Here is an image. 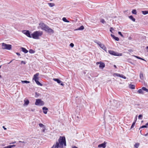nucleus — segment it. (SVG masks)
Masks as SVG:
<instances>
[{
	"mask_svg": "<svg viewBox=\"0 0 148 148\" xmlns=\"http://www.w3.org/2000/svg\"><path fill=\"white\" fill-rule=\"evenodd\" d=\"M55 145H53L51 148H66V142L65 137L60 136Z\"/></svg>",
	"mask_w": 148,
	"mask_h": 148,
	"instance_id": "1",
	"label": "nucleus"
},
{
	"mask_svg": "<svg viewBox=\"0 0 148 148\" xmlns=\"http://www.w3.org/2000/svg\"><path fill=\"white\" fill-rule=\"evenodd\" d=\"M42 34V32L36 31L32 34V38L34 39H39V37L41 36Z\"/></svg>",
	"mask_w": 148,
	"mask_h": 148,
	"instance_id": "2",
	"label": "nucleus"
},
{
	"mask_svg": "<svg viewBox=\"0 0 148 148\" xmlns=\"http://www.w3.org/2000/svg\"><path fill=\"white\" fill-rule=\"evenodd\" d=\"M39 75V73H37L35 74L34 76V77L33 79L35 81L37 85L40 86H42V84L41 83L39 82L38 80V76Z\"/></svg>",
	"mask_w": 148,
	"mask_h": 148,
	"instance_id": "3",
	"label": "nucleus"
},
{
	"mask_svg": "<svg viewBox=\"0 0 148 148\" xmlns=\"http://www.w3.org/2000/svg\"><path fill=\"white\" fill-rule=\"evenodd\" d=\"M44 104V102L40 99H36L35 103V104L37 106H42Z\"/></svg>",
	"mask_w": 148,
	"mask_h": 148,
	"instance_id": "4",
	"label": "nucleus"
},
{
	"mask_svg": "<svg viewBox=\"0 0 148 148\" xmlns=\"http://www.w3.org/2000/svg\"><path fill=\"white\" fill-rule=\"evenodd\" d=\"M0 45L1 46V48L3 49L9 50V44L2 43L0 44Z\"/></svg>",
	"mask_w": 148,
	"mask_h": 148,
	"instance_id": "5",
	"label": "nucleus"
},
{
	"mask_svg": "<svg viewBox=\"0 0 148 148\" xmlns=\"http://www.w3.org/2000/svg\"><path fill=\"white\" fill-rule=\"evenodd\" d=\"M108 52L110 54L115 56H121L122 55V54L121 53H118L115 52L112 50H109Z\"/></svg>",
	"mask_w": 148,
	"mask_h": 148,
	"instance_id": "6",
	"label": "nucleus"
},
{
	"mask_svg": "<svg viewBox=\"0 0 148 148\" xmlns=\"http://www.w3.org/2000/svg\"><path fill=\"white\" fill-rule=\"evenodd\" d=\"M23 32L25 34L27 37L31 38L32 34H30V32L29 30H24L23 31Z\"/></svg>",
	"mask_w": 148,
	"mask_h": 148,
	"instance_id": "7",
	"label": "nucleus"
},
{
	"mask_svg": "<svg viewBox=\"0 0 148 148\" xmlns=\"http://www.w3.org/2000/svg\"><path fill=\"white\" fill-rule=\"evenodd\" d=\"M39 25L41 29L45 31L46 30V28L48 26L45 24L44 23H41Z\"/></svg>",
	"mask_w": 148,
	"mask_h": 148,
	"instance_id": "8",
	"label": "nucleus"
},
{
	"mask_svg": "<svg viewBox=\"0 0 148 148\" xmlns=\"http://www.w3.org/2000/svg\"><path fill=\"white\" fill-rule=\"evenodd\" d=\"M45 31L49 33L53 34L54 33V30L49 28L48 26Z\"/></svg>",
	"mask_w": 148,
	"mask_h": 148,
	"instance_id": "9",
	"label": "nucleus"
},
{
	"mask_svg": "<svg viewBox=\"0 0 148 148\" xmlns=\"http://www.w3.org/2000/svg\"><path fill=\"white\" fill-rule=\"evenodd\" d=\"M107 142L105 141L103 143L100 144L98 145L99 148L102 147L103 148H105L106 147V144Z\"/></svg>",
	"mask_w": 148,
	"mask_h": 148,
	"instance_id": "10",
	"label": "nucleus"
},
{
	"mask_svg": "<svg viewBox=\"0 0 148 148\" xmlns=\"http://www.w3.org/2000/svg\"><path fill=\"white\" fill-rule=\"evenodd\" d=\"M53 80L57 82L58 84H60L61 85L63 86L64 85V84L62 83V82L58 78H53Z\"/></svg>",
	"mask_w": 148,
	"mask_h": 148,
	"instance_id": "11",
	"label": "nucleus"
},
{
	"mask_svg": "<svg viewBox=\"0 0 148 148\" xmlns=\"http://www.w3.org/2000/svg\"><path fill=\"white\" fill-rule=\"evenodd\" d=\"M100 45H99V47L106 52L107 51V48L105 45L103 44H102L101 43H99Z\"/></svg>",
	"mask_w": 148,
	"mask_h": 148,
	"instance_id": "12",
	"label": "nucleus"
},
{
	"mask_svg": "<svg viewBox=\"0 0 148 148\" xmlns=\"http://www.w3.org/2000/svg\"><path fill=\"white\" fill-rule=\"evenodd\" d=\"M42 109L43 111V113L45 114H47V110H48V109L45 107H43L42 108Z\"/></svg>",
	"mask_w": 148,
	"mask_h": 148,
	"instance_id": "13",
	"label": "nucleus"
},
{
	"mask_svg": "<svg viewBox=\"0 0 148 148\" xmlns=\"http://www.w3.org/2000/svg\"><path fill=\"white\" fill-rule=\"evenodd\" d=\"M105 66V64L102 62H100V65H99V67L100 69H103L104 68Z\"/></svg>",
	"mask_w": 148,
	"mask_h": 148,
	"instance_id": "14",
	"label": "nucleus"
},
{
	"mask_svg": "<svg viewBox=\"0 0 148 148\" xmlns=\"http://www.w3.org/2000/svg\"><path fill=\"white\" fill-rule=\"evenodd\" d=\"M20 49L23 52H24L25 53H27L28 52V51L24 47H21L20 48Z\"/></svg>",
	"mask_w": 148,
	"mask_h": 148,
	"instance_id": "15",
	"label": "nucleus"
},
{
	"mask_svg": "<svg viewBox=\"0 0 148 148\" xmlns=\"http://www.w3.org/2000/svg\"><path fill=\"white\" fill-rule=\"evenodd\" d=\"M111 36L112 37V38L114 39L115 40L117 41H119V38L116 37L114 35L112 34H111Z\"/></svg>",
	"mask_w": 148,
	"mask_h": 148,
	"instance_id": "16",
	"label": "nucleus"
},
{
	"mask_svg": "<svg viewBox=\"0 0 148 148\" xmlns=\"http://www.w3.org/2000/svg\"><path fill=\"white\" fill-rule=\"evenodd\" d=\"M84 29V27L83 25L81 26L80 27H79V28L76 29L75 30H82Z\"/></svg>",
	"mask_w": 148,
	"mask_h": 148,
	"instance_id": "17",
	"label": "nucleus"
},
{
	"mask_svg": "<svg viewBox=\"0 0 148 148\" xmlns=\"http://www.w3.org/2000/svg\"><path fill=\"white\" fill-rule=\"evenodd\" d=\"M25 103L24 105H27L29 103V101L27 99L26 100H24Z\"/></svg>",
	"mask_w": 148,
	"mask_h": 148,
	"instance_id": "18",
	"label": "nucleus"
},
{
	"mask_svg": "<svg viewBox=\"0 0 148 148\" xmlns=\"http://www.w3.org/2000/svg\"><path fill=\"white\" fill-rule=\"evenodd\" d=\"M129 18L134 22L135 21V19L131 15L129 16Z\"/></svg>",
	"mask_w": 148,
	"mask_h": 148,
	"instance_id": "19",
	"label": "nucleus"
},
{
	"mask_svg": "<svg viewBox=\"0 0 148 148\" xmlns=\"http://www.w3.org/2000/svg\"><path fill=\"white\" fill-rule=\"evenodd\" d=\"M140 79H142L143 80L144 79V77H143V73L140 72Z\"/></svg>",
	"mask_w": 148,
	"mask_h": 148,
	"instance_id": "20",
	"label": "nucleus"
},
{
	"mask_svg": "<svg viewBox=\"0 0 148 148\" xmlns=\"http://www.w3.org/2000/svg\"><path fill=\"white\" fill-rule=\"evenodd\" d=\"M136 120H137V118H136V120H135V121L132 123V125H131V129L132 128L134 127V125H135V124L136 123Z\"/></svg>",
	"mask_w": 148,
	"mask_h": 148,
	"instance_id": "21",
	"label": "nucleus"
},
{
	"mask_svg": "<svg viewBox=\"0 0 148 148\" xmlns=\"http://www.w3.org/2000/svg\"><path fill=\"white\" fill-rule=\"evenodd\" d=\"M140 144L138 143H136L134 146V148H138V147L139 146Z\"/></svg>",
	"mask_w": 148,
	"mask_h": 148,
	"instance_id": "22",
	"label": "nucleus"
},
{
	"mask_svg": "<svg viewBox=\"0 0 148 148\" xmlns=\"http://www.w3.org/2000/svg\"><path fill=\"white\" fill-rule=\"evenodd\" d=\"M130 88L132 89H135V86L132 84H130L129 86Z\"/></svg>",
	"mask_w": 148,
	"mask_h": 148,
	"instance_id": "23",
	"label": "nucleus"
},
{
	"mask_svg": "<svg viewBox=\"0 0 148 148\" xmlns=\"http://www.w3.org/2000/svg\"><path fill=\"white\" fill-rule=\"evenodd\" d=\"M138 92L140 94H144V92L143 91L142 89H139L138 91Z\"/></svg>",
	"mask_w": 148,
	"mask_h": 148,
	"instance_id": "24",
	"label": "nucleus"
},
{
	"mask_svg": "<svg viewBox=\"0 0 148 148\" xmlns=\"http://www.w3.org/2000/svg\"><path fill=\"white\" fill-rule=\"evenodd\" d=\"M40 95V94L37 93V92H36L35 93V97L36 98H37Z\"/></svg>",
	"mask_w": 148,
	"mask_h": 148,
	"instance_id": "25",
	"label": "nucleus"
},
{
	"mask_svg": "<svg viewBox=\"0 0 148 148\" xmlns=\"http://www.w3.org/2000/svg\"><path fill=\"white\" fill-rule=\"evenodd\" d=\"M48 4L49 6L51 7H53L55 5V4L53 3H48Z\"/></svg>",
	"mask_w": 148,
	"mask_h": 148,
	"instance_id": "26",
	"label": "nucleus"
},
{
	"mask_svg": "<svg viewBox=\"0 0 148 148\" xmlns=\"http://www.w3.org/2000/svg\"><path fill=\"white\" fill-rule=\"evenodd\" d=\"M142 12L143 14L146 15L148 14V11H142Z\"/></svg>",
	"mask_w": 148,
	"mask_h": 148,
	"instance_id": "27",
	"label": "nucleus"
},
{
	"mask_svg": "<svg viewBox=\"0 0 148 148\" xmlns=\"http://www.w3.org/2000/svg\"><path fill=\"white\" fill-rule=\"evenodd\" d=\"M62 19L63 21H64V22H67V23L69 22V21L65 17H63L62 18Z\"/></svg>",
	"mask_w": 148,
	"mask_h": 148,
	"instance_id": "28",
	"label": "nucleus"
},
{
	"mask_svg": "<svg viewBox=\"0 0 148 148\" xmlns=\"http://www.w3.org/2000/svg\"><path fill=\"white\" fill-rule=\"evenodd\" d=\"M142 90H144L146 91V92H148V89H147L145 87H143L141 88Z\"/></svg>",
	"mask_w": 148,
	"mask_h": 148,
	"instance_id": "29",
	"label": "nucleus"
},
{
	"mask_svg": "<svg viewBox=\"0 0 148 148\" xmlns=\"http://www.w3.org/2000/svg\"><path fill=\"white\" fill-rule=\"evenodd\" d=\"M29 52L30 53H34L35 51L32 49H30L29 50Z\"/></svg>",
	"mask_w": 148,
	"mask_h": 148,
	"instance_id": "30",
	"label": "nucleus"
},
{
	"mask_svg": "<svg viewBox=\"0 0 148 148\" xmlns=\"http://www.w3.org/2000/svg\"><path fill=\"white\" fill-rule=\"evenodd\" d=\"M137 12L136 10L135 9H134L132 11V13L133 14L136 15L137 14Z\"/></svg>",
	"mask_w": 148,
	"mask_h": 148,
	"instance_id": "31",
	"label": "nucleus"
},
{
	"mask_svg": "<svg viewBox=\"0 0 148 148\" xmlns=\"http://www.w3.org/2000/svg\"><path fill=\"white\" fill-rule=\"evenodd\" d=\"M22 83H30V82L26 80H24V81H21Z\"/></svg>",
	"mask_w": 148,
	"mask_h": 148,
	"instance_id": "32",
	"label": "nucleus"
},
{
	"mask_svg": "<svg viewBox=\"0 0 148 148\" xmlns=\"http://www.w3.org/2000/svg\"><path fill=\"white\" fill-rule=\"evenodd\" d=\"M39 127H43L45 128V126L42 124L41 123H40L39 124Z\"/></svg>",
	"mask_w": 148,
	"mask_h": 148,
	"instance_id": "33",
	"label": "nucleus"
},
{
	"mask_svg": "<svg viewBox=\"0 0 148 148\" xmlns=\"http://www.w3.org/2000/svg\"><path fill=\"white\" fill-rule=\"evenodd\" d=\"M147 126L146 125H143L142 126H141L140 128L139 129H140L141 128H147Z\"/></svg>",
	"mask_w": 148,
	"mask_h": 148,
	"instance_id": "34",
	"label": "nucleus"
},
{
	"mask_svg": "<svg viewBox=\"0 0 148 148\" xmlns=\"http://www.w3.org/2000/svg\"><path fill=\"white\" fill-rule=\"evenodd\" d=\"M120 77L123 78L124 79H126V77L125 76L121 74Z\"/></svg>",
	"mask_w": 148,
	"mask_h": 148,
	"instance_id": "35",
	"label": "nucleus"
},
{
	"mask_svg": "<svg viewBox=\"0 0 148 148\" xmlns=\"http://www.w3.org/2000/svg\"><path fill=\"white\" fill-rule=\"evenodd\" d=\"M118 33L121 36H122V37H124L123 35L121 33V32H119Z\"/></svg>",
	"mask_w": 148,
	"mask_h": 148,
	"instance_id": "36",
	"label": "nucleus"
},
{
	"mask_svg": "<svg viewBox=\"0 0 148 148\" xmlns=\"http://www.w3.org/2000/svg\"><path fill=\"white\" fill-rule=\"evenodd\" d=\"M114 75H116L117 77H120L121 74H119L117 73H115L114 74Z\"/></svg>",
	"mask_w": 148,
	"mask_h": 148,
	"instance_id": "37",
	"label": "nucleus"
},
{
	"mask_svg": "<svg viewBox=\"0 0 148 148\" xmlns=\"http://www.w3.org/2000/svg\"><path fill=\"white\" fill-rule=\"evenodd\" d=\"M143 116L142 114H140L138 116V118L139 119H142V117Z\"/></svg>",
	"mask_w": 148,
	"mask_h": 148,
	"instance_id": "38",
	"label": "nucleus"
},
{
	"mask_svg": "<svg viewBox=\"0 0 148 148\" xmlns=\"http://www.w3.org/2000/svg\"><path fill=\"white\" fill-rule=\"evenodd\" d=\"M69 45L71 47H73L74 46V44L73 43H70Z\"/></svg>",
	"mask_w": 148,
	"mask_h": 148,
	"instance_id": "39",
	"label": "nucleus"
},
{
	"mask_svg": "<svg viewBox=\"0 0 148 148\" xmlns=\"http://www.w3.org/2000/svg\"><path fill=\"white\" fill-rule=\"evenodd\" d=\"M100 22L103 23H104L105 22L104 20L103 19H101V20Z\"/></svg>",
	"mask_w": 148,
	"mask_h": 148,
	"instance_id": "40",
	"label": "nucleus"
},
{
	"mask_svg": "<svg viewBox=\"0 0 148 148\" xmlns=\"http://www.w3.org/2000/svg\"><path fill=\"white\" fill-rule=\"evenodd\" d=\"M26 64V62L25 61H21V64Z\"/></svg>",
	"mask_w": 148,
	"mask_h": 148,
	"instance_id": "41",
	"label": "nucleus"
},
{
	"mask_svg": "<svg viewBox=\"0 0 148 148\" xmlns=\"http://www.w3.org/2000/svg\"><path fill=\"white\" fill-rule=\"evenodd\" d=\"M19 143H23V145H24V144L25 143H26L25 142H24V141H19Z\"/></svg>",
	"mask_w": 148,
	"mask_h": 148,
	"instance_id": "42",
	"label": "nucleus"
},
{
	"mask_svg": "<svg viewBox=\"0 0 148 148\" xmlns=\"http://www.w3.org/2000/svg\"><path fill=\"white\" fill-rule=\"evenodd\" d=\"M16 146V145H10V148H12V147H15Z\"/></svg>",
	"mask_w": 148,
	"mask_h": 148,
	"instance_id": "43",
	"label": "nucleus"
},
{
	"mask_svg": "<svg viewBox=\"0 0 148 148\" xmlns=\"http://www.w3.org/2000/svg\"><path fill=\"white\" fill-rule=\"evenodd\" d=\"M114 29L113 28V27H110V32L112 33H113V32H112V30H113Z\"/></svg>",
	"mask_w": 148,
	"mask_h": 148,
	"instance_id": "44",
	"label": "nucleus"
},
{
	"mask_svg": "<svg viewBox=\"0 0 148 148\" xmlns=\"http://www.w3.org/2000/svg\"><path fill=\"white\" fill-rule=\"evenodd\" d=\"M133 56L134 57H135L136 58H137V59H140V57L138 56Z\"/></svg>",
	"mask_w": 148,
	"mask_h": 148,
	"instance_id": "45",
	"label": "nucleus"
},
{
	"mask_svg": "<svg viewBox=\"0 0 148 148\" xmlns=\"http://www.w3.org/2000/svg\"><path fill=\"white\" fill-rule=\"evenodd\" d=\"M44 129L42 130V132H45V128H43Z\"/></svg>",
	"mask_w": 148,
	"mask_h": 148,
	"instance_id": "46",
	"label": "nucleus"
},
{
	"mask_svg": "<svg viewBox=\"0 0 148 148\" xmlns=\"http://www.w3.org/2000/svg\"><path fill=\"white\" fill-rule=\"evenodd\" d=\"M140 59L146 62V60H145V59H143L142 58H140Z\"/></svg>",
	"mask_w": 148,
	"mask_h": 148,
	"instance_id": "47",
	"label": "nucleus"
},
{
	"mask_svg": "<svg viewBox=\"0 0 148 148\" xmlns=\"http://www.w3.org/2000/svg\"><path fill=\"white\" fill-rule=\"evenodd\" d=\"M16 54L18 56H20V54L19 53L17 52L16 53Z\"/></svg>",
	"mask_w": 148,
	"mask_h": 148,
	"instance_id": "48",
	"label": "nucleus"
},
{
	"mask_svg": "<svg viewBox=\"0 0 148 148\" xmlns=\"http://www.w3.org/2000/svg\"><path fill=\"white\" fill-rule=\"evenodd\" d=\"M106 110H104V116L105 115H106Z\"/></svg>",
	"mask_w": 148,
	"mask_h": 148,
	"instance_id": "49",
	"label": "nucleus"
},
{
	"mask_svg": "<svg viewBox=\"0 0 148 148\" xmlns=\"http://www.w3.org/2000/svg\"><path fill=\"white\" fill-rule=\"evenodd\" d=\"M16 143V141H14L13 142H11V143H10V144H14V143Z\"/></svg>",
	"mask_w": 148,
	"mask_h": 148,
	"instance_id": "50",
	"label": "nucleus"
},
{
	"mask_svg": "<svg viewBox=\"0 0 148 148\" xmlns=\"http://www.w3.org/2000/svg\"><path fill=\"white\" fill-rule=\"evenodd\" d=\"M35 109H32L31 110V111L32 112H34L35 111Z\"/></svg>",
	"mask_w": 148,
	"mask_h": 148,
	"instance_id": "51",
	"label": "nucleus"
},
{
	"mask_svg": "<svg viewBox=\"0 0 148 148\" xmlns=\"http://www.w3.org/2000/svg\"><path fill=\"white\" fill-rule=\"evenodd\" d=\"M96 43L99 46V45H100L99 43H101L99 42H96Z\"/></svg>",
	"mask_w": 148,
	"mask_h": 148,
	"instance_id": "52",
	"label": "nucleus"
},
{
	"mask_svg": "<svg viewBox=\"0 0 148 148\" xmlns=\"http://www.w3.org/2000/svg\"><path fill=\"white\" fill-rule=\"evenodd\" d=\"M72 148H78L76 146H74L72 147Z\"/></svg>",
	"mask_w": 148,
	"mask_h": 148,
	"instance_id": "53",
	"label": "nucleus"
},
{
	"mask_svg": "<svg viewBox=\"0 0 148 148\" xmlns=\"http://www.w3.org/2000/svg\"><path fill=\"white\" fill-rule=\"evenodd\" d=\"M3 128L4 130H6V128H5L4 126H3Z\"/></svg>",
	"mask_w": 148,
	"mask_h": 148,
	"instance_id": "54",
	"label": "nucleus"
},
{
	"mask_svg": "<svg viewBox=\"0 0 148 148\" xmlns=\"http://www.w3.org/2000/svg\"><path fill=\"white\" fill-rule=\"evenodd\" d=\"M114 67L115 68H116H116H117V67H116V65H114Z\"/></svg>",
	"mask_w": 148,
	"mask_h": 148,
	"instance_id": "55",
	"label": "nucleus"
},
{
	"mask_svg": "<svg viewBox=\"0 0 148 148\" xmlns=\"http://www.w3.org/2000/svg\"><path fill=\"white\" fill-rule=\"evenodd\" d=\"M12 47V46L11 45H10V50L11 49Z\"/></svg>",
	"mask_w": 148,
	"mask_h": 148,
	"instance_id": "56",
	"label": "nucleus"
},
{
	"mask_svg": "<svg viewBox=\"0 0 148 148\" xmlns=\"http://www.w3.org/2000/svg\"><path fill=\"white\" fill-rule=\"evenodd\" d=\"M145 136H148V133L144 135Z\"/></svg>",
	"mask_w": 148,
	"mask_h": 148,
	"instance_id": "57",
	"label": "nucleus"
},
{
	"mask_svg": "<svg viewBox=\"0 0 148 148\" xmlns=\"http://www.w3.org/2000/svg\"><path fill=\"white\" fill-rule=\"evenodd\" d=\"M145 125L147 126H148V122Z\"/></svg>",
	"mask_w": 148,
	"mask_h": 148,
	"instance_id": "58",
	"label": "nucleus"
},
{
	"mask_svg": "<svg viewBox=\"0 0 148 148\" xmlns=\"http://www.w3.org/2000/svg\"><path fill=\"white\" fill-rule=\"evenodd\" d=\"M100 64V62H97L96 63V64Z\"/></svg>",
	"mask_w": 148,
	"mask_h": 148,
	"instance_id": "59",
	"label": "nucleus"
},
{
	"mask_svg": "<svg viewBox=\"0 0 148 148\" xmlns=\"http://www.w3.org/2000/svg\"><path fill=\"white\" fill-rule=\"evenodd\" d=\"M140 133H141V134H142L141 133V130H140Z\"/></svg>",
	"mask_w": 148,
	"mask_h": 148,
	"instance_id": "60",
	"label": "nucleus"
},
{
	"mask_svg": "<svg viewBox=\"0 0 148 148\" xmlns=\"http://www.w3.org/2000/svg\"><path fill=\"white\" fill-rule=\"evenodd\" d=\"M12 61H10V63H11V62H12Z\"/></svg>",
	"mask_w": 148,
	"mask_h": 148,
	"instance_id": "61",
	"label": "nucleus"
},
{
	"mask_svg": "<svg viewBox=\"0 0 148 148\" xmlns=\"http://www.w3.org/2000/svg\"><path fill=\"white\" fill-rule=\"evenodd\" d=\"M1 65H0V69L1 68Z\"/></svg>",
	"mask_w": 148,
	"mask_h": 148,
	"instance_id": "62",
	"label": "nucleus"
},
{
	"mask_svg": "<svg viewBox=\"0 0 148 148\" xmlns=\"http://www.w3.org/2000/svg\"><path fill=\"white\" fill-rule=\"evenodd\" d=\"M147 49H148V46L147 47Z\"/></svg>",
	"mask_w": 148,
	"mask_h": 148,
	"instance_id": "63",
	"label": "nucleus"
},
{
	"mask_svg": "<svg viewBox=\"0 0 148 148\" xmlns=\"http://www.w3.org/2000/svg\"><path fill=\"white\" fill-rule=\"evenodd\" d=\"M77 118H79V117H78V116H77Z\"/></svg>",
	"mask_w": 148,
	"mask_h": 148,
	"instance_id": "64",
	"label": "nucleus"
}]
</instances>
